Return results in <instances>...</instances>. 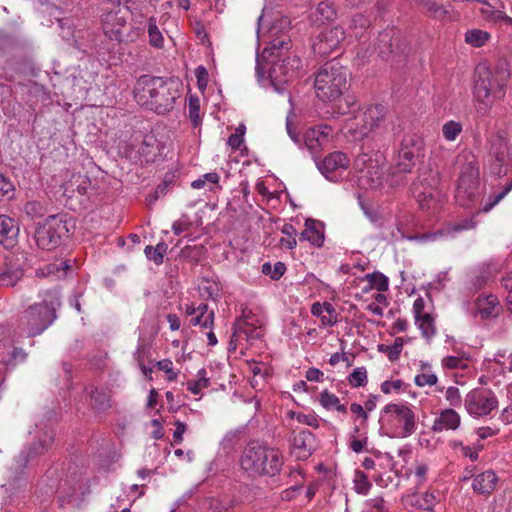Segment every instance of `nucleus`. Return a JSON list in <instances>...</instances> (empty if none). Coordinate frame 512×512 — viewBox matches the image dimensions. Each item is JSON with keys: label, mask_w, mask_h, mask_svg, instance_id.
I'll list each match as a JSON object with an SVG mask.
<instances>
[{"label": "nucleus", "mask_w": 512, "mask_h": 512, "mask_svg": "<svg viewBox=\"0 0 512 512\" xmlns=\"http://www.w3.org/2000/svg\"><path fill=\"white\" fill-rule=\"evenodd\" d=\"M507 78L506 71L492 72L484 65L476 68L473 96L478 114L487 115L495 100L504 96Z\"/></svg>", "instance_id": "obj_3"}, {"label": "nucleus", "mask_w": 512, "mask_h": 512, "mask_svg": "<svg viewBox=\"0 0 512 512\" xmlns=\"http://www.w3.org/2000/svg\"><path fill=\"white\" fill-rule=\"evenodd\" d=\"M209 506L215 512H225L233 506V502L228 498H212Z\"/></svg>", "instance_id": "obj_53"}, {"label": "nucleus", "mask_w": 512, "mask_h": 512, "mask_svg": "<svg viewBox=\"0 0 512 512\" xmlns=\"http://www.w3.org/2000/svg\"><path fill=\"white\" fill-rule=\"evenodd\" d=\"M370 27V20L363 14H355L351 19L350 29L355 37H362Z\"/></svg>", "instance_id": "obj_40"}, {"label": "nucleus", "mask_w": 512, "mask_h": 512, "mask_svg": "<svg viewBox=\"0 0 512 512\" xmlns=\"http://www.w3.org/2000/svg\"><path fill=\"white\" fill-rule=\"evenodd\" d=\"M348 382L352 387H363L367 384V370L365 367H358L348 376Z\"/></svg>", "instance_id": "obj_47"}, {"label": "nucleus", "mask_w": 512, "mask_h": 512, "mask_svg": "<svg viewBox=\"0 0 512 512\" xmlns=\"http://www.w3.org/2000/svg\"><path fill=\"white\" fill-rule=\"evenodd\" d=\"M285 271L286 266L283 262H276L274 265H271L269 262H267L262 265V273L269 275L273 280L280 279Z\"/></svg>", "instance_id": "obj_46"}, {"label": "nucleus", "mask_w": 512, "mask_h": 512, "mask_svg": "<svg viewBox=\"0 0 512 512\" xmlns=\"http://www.w3.org/2000/svg\"><path fill=\"white\" fill-rule=\"evenodd\" d=\"M381 429L390 437L407 438L417 430V416L407 403H389L381 410Z\"/></svg>", "instance_id": "obj_6"}, {"label": "nucleus", "mask_w": 512, "mask_h": 512, "mask_svg": "<svg viewBox=\"0 0 512 512\" xmlns=\"http://www.w3.org/2000/svg\"><path fill=\"white\" fill-rule=\"evenodd\" d=\"M129 15V9L119 5L104 10L101 15V26L105 36L118 43L128 44L137 41L144 32V26L141 22L129 23Z\"/></svg>", "instance_id": "obj_5"}, {"label": "nucleus", "mask_w": 512, "mask_h": 512, "mask_svg": "<svg viewBox=\"0 0 512 512\" xmlns=\"http://www.w3.org/2000/svg\"><path fill=\"white\" fill-rule=\"evenodd\" d=\"M445 398L450 406H460L462 402L460 391L455 386H450L446 389Z\"/></svg>", "instance_id": "obj_54"}, {"label": "nucleus", "mask_w": 512, "mask_h": 512, "mask_svg": "<svg viewBox=\"0 0 512 512\" xmlns=\"http://www.w3.org/2000/svg\"><path fill=\"white\" fill-rule=\"evenodd\" d=\"M406 48V41L402 38L400 31L389 28L379 33L375 49L381 58L388 59L392 55L403 54Z\"/></svg>", "instance_id": "obj_14"}, {"label": "nucleus", "mask_w": 512, "mask_h": 512, "mask_svg": "<svg viewBox=\"0 0 512 512\" xmlns=\"http://www.w3.org/2000/svg\"><path fill=\"white\" fill-rule=\"evenodd\" d=\"M148 36L151 46L158 49L164 46V37L159 30L156 19L154 17H151L148 20Z\"/></svg>", "instance_id": "obj_37"}, {"label": "nucleus", "mask_w": 512, "mask_h": 512, "mask_svg": "<svg viewBox=\"0 0 512 512\" xmlns=\"http://www.w3.org/2000/svg\"><path fill=\"white\" fill-rule=\"evenodd\" d=\"M168 245L165 242L158 243L155 247L146 246L144 253L146 257L156 265L164 262V255L167 253Z\"/></svg>", "instance_id": "obj_35"}, {"label": "nucleus", "mask_w": 512, "mask_h": 512, "mask_svg": "<svg viewBox=\"0 0 512 512\" xmlns=\"http://www.w3.org/2000/svg\"><path fill=\"white\" fill-rule=\"evenodd\" d=\"M353 485L355 492L361 495H367L372 487L367 475L360 470H356L354 473Z\"/></svg>", "instance_id": "obj_39"}, {"label": "nucleus", "mask_w": 512, "mask_h": 512, "mask_svg": "<svg viewBox=\"0 0 512 512\" xmlns=\"http://www.w3.org/2000/svg\"><path fill=\"white\" fill-rule=\"evenodd\" d=\"M244 336L247 340L259 339L262 336L261 330L250 328L247 322H242L237 325L233 332V337Z\"/></svg>", "instance_id": "obj_43"}, {"label": "nucleus", "mask_w": 512, "mask_h": 512, "mask_svg": "<svg viewBox=\"0 0 512 512\" xmlns=\"http://www.w3.org/2000/svg\"><path fill=\"white\" fill-rule=\"evenodd\" d=\"M14 192V185L9 178L0 173V200L3 197L11 198Z\"/></svg>", "instance_id": "obj_56"}, {"label": "nucleus", "mask_w": 512, "mask_h": 512, "mask_svg": "<svg viewBox=\"0 0 512 512\" xmlns=\"http://www.w3.org/2000/svg\"><path fill=\"white\" fill-rule=\"evenodd\" d=\"M477 226V222L474 220V216L461 218L455 222L448 223L442 229L425 235V239L435 241L439 239L454 238L456 234L473 230Z\"/></svg>", "instance_id": "obj_20"}, {"label": "nucleus", "mask_w": 512, "mask_h": 512, "mask_svg": "<svg viewBox=\"0 0 512 512\" xmlns=\"http://www.w3.org/2000/svg\"><path fill=\"white\" fill-rule=\"evenodd\" d=\"M239 464L251 477H274L280 473L284 457L277 448L250 442L242 451Z\"/></svg>", "instance_id": "obj_2"}, {"label": "nucleus", "mask_w": 512, "mask_h": 512, "mask_svg": "<svg viewBox=\"0 0 512 512\" xmlns=\"http://www.w3.org/2000/svg\"><path fill=\"white\" fill-rule=\"evenodd\" d=\"M345 39V31L341 26L326 27L320 31L312 45L315 54L326 56L337 50Z\"/></svg>", "instance_id": "obj_15"}, {"label": "nucleus", "mask_w": 512, "mask_h": 512, "mask_svg": "<svg viewBox=\"0 0 512 512\" xmlns=\"http://www.w3.org/2000/svg\"><path fill=\"white\" fill-rule=\"evenodd\" d=\"M361 113L363 116L361 121L366 125L362 131L364 134H370L384 122L387 109L383 105L376 104L367 107L365 110L361 111Z\"/></svg>", "instance_id": "obj_23"}, {"label": "nucleus", "mask_w": 512, "mask_h": 512, "mask_svg": "<svg viewBox=\"0 0 512 512\" xmlns=\"http://www.w3.org/2000/svg\"><path fill=\"white\" fill-rule=\"evenodd\" d=\"M23 276L19 258L12 254H6L0 263V287H14Z\"/></svg>", "instance_id": "obj_17"}, {"label": "nucleus", "mask_w": 512, "mask_h": 512, "mask_svg": "<svg viewBox=\"0 0 512 512\" xmlns=\"http://www.w3.org/2000/svg\"><path fill=\"white\" fill-rule=\"evenodd\" d=\"M443 367L447 369H466L467 364L466 362L456 356H447L442 360Z\"/></svg>", "instance_id": "obj_55"}, {"label": "nucleus", "mask_w": 512, "mask_h": 512, "mask_svg": "<svg viewBox=\"0 0 512 512\" xmlns=\"http://www.w3.org/2000/svg\"><path fill=\"white\" fill-rule=\"evenodd\" d=\"M19 225L15 219L0 215V245L6 249L13 248L18 242Z\"/></svg>", "instance_id": "obj_22"}, {"label": "nucleus", "mask_w": 512, "mask_h": 512, "mask_svg": "<svg viewBox=\"0 0 512 512\" xmlns=\"http://www.w3.org/2000/svg\"><path fill=\"white\" fill-rule=\"evenodd\" d=\"M219 180L220 176L216 172H209L194 180L191 183V186L194 189H201L204 188L207 183L215 185L219 182Z\"/></svg>", "instance_id": "obj_48"}, {"label": "nucleus", "mask_w": 512, "mask_h": 512, "mask_svg": "<svg viewBox=\"0 0 512 512\" xmlns=\"http://www.w3.org/2000/svg\"><path fill=\"white\" fill-rule=\"evenodd\" d=\"M489 38V33L480 29L468 30L465 34L466 43L477 48L483 46Z\"/></svg>", "instance_id": "obj_38"}, {"label": "nucleus", "mask_w": 512, "mask_h": 512, "mask_svg": "<svg viewBox=\"0 0 512 512\" xmlns=\"http://www.w3.org/2000/svg\"><path fill=\"white\" fill-rule=\"evenodd\" d=\"M244 127L240 126L236 132L231 134L227 140V144L233 149L238 150L243 143Z\"/></svg>", "instance_id": "obj_59"}, {"label": "nucleus", "mask_w": 512, "mask_h": 512, "mask_svg": "<svg viewBox=\"0 0 512 512\" xmlns=\"http://www.w3.org/2000/svg\"><path fill=\"white\" fill-rule=\"evenodd\" d=\"M456 164L460 169L457 197L463 193L471 198L479 184V167L476 156L469 151H463L457 156Z\"/></svg>", "instance_id": "obj_12"}, {"label": "nucleus", "mask_w": 512, "mask_h": 512, "mask_svg": "<svg viewBox=\"0 0 512 512\" xmlns=\"http://www.w3.org/2000/svg\"><path fill=\"white\" fill-rule=\"evenodd\" d=\"M289 416L291 418H295L299 423L311 426L313 428L319 427V421L315 415L312 414H303L296 412H289Z\"/></svg>", "instance_id": "obj_51"}, {"label": "nucleus", "mask_w": 512, "mask_h": 512, "mask_svg": "<svg viewBox=\"0 0 512 512\" xmlns=\"http://www.w3.org/2000/svg\"><path fill=\"white\" fill-rule=\"evenodd\" d=\"M189 118L197 126L200 122V103L197 97H190L189 99Z\"/></svg>", "instance_id": "obj_52"}, {"label": "nucleus", "mask_w": 512, "mask_h": 512, "mask_svg": "<svg viewBox=\"0 0 512 512\" xmlns=\"http://www.w3.org/2000/svg\"><path fill=\"white\" fill-rule=\"evenodd\" d=\"M210 385L209 378L197 379L194 381L187 382V390H189L194 395H198L202 389L207 388Z\"/></svg>", "instance_id": "obj_58"}, {"label": "nucleus", "mask_w": 512, "mask_h": 512, "mask_svg": "<svg viewBox=\"0 0 512 512\" xmlns=\"http://www.w3.org/2000/svg\"><path fill=\"white\" fill-rule=\"evenodd\" d=\"M497 482L498 477L495 472L486 470L473 477L471 486L475 493L488 495L495 490Z\"/></svg>", "instance_id": "obj_25"}, {"label": "nucleus", "mask_w": 512, "mask_h": 512, "mask_svg": "<svg viewBox=\"0 0 512 512\" xmlns=\"http://www.w3.org/2000/svg\"><path fill=\"white\" fill-rule=\"evenodd\" d=\"M424 157V141L416 134L405 135L399 145L394 166L388 175L391 185H400L404 175L411 173L417 162Z\"/></svg>", "instance_id": "obj_7"}, {"label": "nucleus", "mask_w": 512, "mask_h": 512, "mask_svg": "<svg viewBox=\"0 0 512 512\" xmlns=\"http://www.w3.org/2000/svg\"><path fill=\"white\" fill-rule=\"evenodd\" d=\"M301 67V60L296 55H288L282 59L271 61L269 77L273 84H284L290 81Z\"/></svg>", "instance_id": "obj_16"}, {"label": "nucleus", "mask_w": 512, "mask_h": 512, "mask_svg": "<svg viewBox=\"0 0 512 512\" xmlns=\"http://www.w3.org/2000/svg\"><path fill=\"white\" fill-rule=\"evenodd\" d=\"M69 232L65 215H51L39 222L34 232L36 245L43 250L58 247L60 239Z\"/></svg>", "instance_id": "obj_9"}, {"label": "nucleus", "mask_w": 512, "mask_h": 512, "mask_svg": "<svg viewBox=\"0 0 512 512\" xmlns=\"http://www.w3.org/2000/svg\"><path fill=\"white\" fill-rule=\"evenodd\" d=\"M476 306L482 318L496 317L500 311V303L495 295H480L476 300Z\"/></svg>", "instance_id": "obj_26"}, {"label": "nucleus", "mask_w": 512, "mask_h": 512, "mask_svg": "<svg viewBox=\"0 0 512 512\" xmlns=\"http://www.w3.org/2000/svg\"><path fill=\"white\" fill-rule=\"evenodd\" d=\"M38 297L40 301L30 305L22 317L29 336L40 335L52 325L62 304L61 294L56 288L43 290Z\"/></svg>", "instance_id": "obj_4"}, {"label": "nucleus", "mask_w": 512, "mask_h": 512, "mask_svg": "<svg viewBox=\"0 0 512 512\" xmlns=\"http://www.w3.org/2000/svg\"><path fill=\"white\" fill-rule=\"evenodd\" d=\"M299 239L301 241H308L317 247H321L324 242V234L316 228L315 220L307 219L305 221V229L300 233Z\"/></svg>", "instance_id": "obj_29"}, {"label": "nucleus", "mask_w": 512, "mask_h": 512, "mask_svg": "<svg viewBox=\"0 0 512 512\" xmlns=\"http://www.w3.org/2000/svg\"><path fill=\"white\" fill-rule=\"evenodd\" d=\"M70 264L68 260L56 261L53 263L46 264L43 268H39L37 270V275L45 276V277H55L60 279L66 276L67 271L70 269Z\"/></svg>", "instance_id": "obj_30"}, {"label": "nucleus", "mask_w": 512, "mask_h": 512, "mask_svg": "<svg viewBox=\"0 0 512 512\" xmlns=\"http://www.w3.org/2000/svg\"><path fill=\"white\" fill-rule=\"evenodd\" d=\"M323 312H326L328 315H332L335 312V308L333 307V305L331 303H328V302H324L322 304L319 302H316L312 305L311 313L314 316L322 317Z\"/></svg>", "instance_id": "obj_57"}, {"label": "nucleus", "mask_w": 512, "mask_h": 512, "mask_svg": "<svg viewBox=\"0 0 512 512\" xmlns=\"http://www.w3.org/2000/svg\"><path fill=\"white\" fill-rule=\"evenodd\" d=\"M439 176L432 170L422 172L412 183V193L422 210L436 209L440 192L437 190Z\"/></svg>", "instance_id": "obj_10"}, {"label": "nucleus", "mask_w": 512, "mask_h": 512, "mask_svg": "<svg viewBox=\"0 0 512 512\" xmlns=\"http://www.w3.org/2000/svg\"><path fill=\"white\" fill-rule=\"evenodd\" d=\"M25 212L31 217H42L44 215V207L38 201H30L25 205Z\"/></svg>", "instance_id": "obj_60"}, {"label": "nucleus", "mask_w": 512, "mask_h": 512, "mask_svg": "<svg viewBox=\"0 0 512 512\" xmlns=\"http://www.w3.org/2000/svg\"><path fill=\"white\" fill-rule=\"evenodd\" d=\"M314 15L316 21L332 20L335 17V10L329 2H321L317 5Z\"/></svg>", "instance_id": "obj_45"}, {"label": "nucleus", "mask_w": 512, "mask_h": 512, "mask_svg": "<svg viewBox=\"0 0 512 512\" xmlns=\"http://www.w3.org/2000/svg\"><path fill=\"white\" fill-rule=\"evenodd\" d=\"M428 465L425 463H417L414 468V476L416 478V485L420 486L426 482L428 473Z\"/></svg>", "instance_id": "obj_61"}, {"label": "nucleus", "mask_w": 512, "mask_h": 512, "mask_svg": "<svg viewBox=\"0 0 512 512\" xmlns=\"http://www.w3.org/2000/svg\"><path fill=\"white\" fill-rule=\"evenodd\" d=\"M364 280L369 283V289L375 288L379 292L388 290L389 280L381 272L376 271L373 273H368L364 276ZM365 291H368V288H366Z\"/></svg>", "instance_id": "obj_34"}, {"label": "nucleus", "mask_w": 512, "mask_h": 512, "mask_svg": "<svg viewBox=\"0 0 512 512\" xmlns=\"http://www.w3.org/2000/svg\"><path fill=\"white\" fill-rule=\"evenodd\" d=\"M179 88L176 79L142 75L134 85L133 94L139 105L162 114L173 108L181 94Z\"/></svg>", "instance_id": "obj_1"}, {"label": "nucleus", "mask_w": 512, "mask_h": 512, "mask_svg": "<svg viewBox=\"0 0 512 512\" xmlns=\"http://www.w3.org/2000/svg\"><path fill=\"white\" fill-rule=\"evenodd\" d=\"M361 111H359L354 117L347 119L345 129L346 133L355 141L363 140L368 137L369 134H364L362 130L366 127Z\"/></svg>", "instance_id": "obj_31"}, {"label": "nucleus", "mask_w": 512, "mask_h": 512, "mask_svg": "<svg viewBox=\"0 0 512 512\" xmlns=\"http://www.w3.org/2000/svg\"><path fill=\"white\" fill-rule=\"evenodd\" d=\"M512 189V181L509 182L506 187L504 188V190L502 192H500L499 194H497L494 199L489 202V203H486L483 208L481 209L482 212H488L490 211L496 204H498L504 197L505 195Z\"/></svg>", "instance_id": "obj_62"}, {"label": "nucleus", "mask_w": 512, "mask_h": 512, "mask_svg": "<svg viewBox=\"0 0 512 512\" xmlns=\"http://www.w3.org/2000/svg\"><path fill=\"white\" fill-rule=\"evenodd\" d=\"M350 160L347 154L341 151H335L327 155L324 160L318 164L320 172L331 181L337 179L336 174L348 169Z\"/></svg>", "instance_id": "obj_18"}, {"label": "nucleus", "mask_w": 512, "mask_h": 512, "mask_svg": "<svg viewBox=\"0 0 512 512\" xmlns=\"http://www.w3.org/2000/svg\"><path fill=\"white\" fill-rule=\"evenodd\" d=\"M54 442V432L47 430L43 433L39 442L30 446L26 450L20 452L16 458L17 467L24 468L30 460L36 459L38 456L48 451Z\"/></svg>", "instance_id": "obj_19"}, {"label": "nucleus", "mask_w": 512, "mask_h": 512, "mask_svg": "<svg viewBox=\"0 0 512 512\" xmlns=\"http://www.w3.org/2000/svg\"><path fill=\"white\" fill-rule=\"evenodd\" d=\"M292 445L305 456H309L316 448L315 436L309 430H301L294 434Z\"/></svg>", "instance_id": "obj_27"}, {"label": "nucleus", "mask_w": 512, "mask_h": 512, "mask_svg": "<svg viewBox=\"0 0 512 512\" xmlns=\"http://www.w3.org/2000/svg\"><path fill=\"white\" fill-rule=\"evenodd\" d=\"M332 131V127L328 125H318L307 130L304 135L305 147L311 153H316L320 147L328 143Z\"/></svg>", "instance_id": "obj_21"}, {"label": "nucleus", "mask_w": 512, "mask_h": 512, "mask_svg": "<svg viewBox=\"0 0 512 512\" xmlns=\"http://www.w3.org/2000/svg\"><path fill=\"white\" fill-rule=\"evenodd\" d=\"M347 76L348 70L336 59L323 64L318 70L314 81L317 97L322 101L338 99L346 89Z\"/></svg>", "instance_id": "obj_8"}, {"label": "nucleus", "mask_w": 512, "mask_h": 512, "mask_svg": "<svg viewBox=\"0 0 512 512\" xmlns=\"http://www.w3.org/2000/svg\"><path fill=\"white\" fill-rule=\"evenodd\" d=\"M404 345V340L401 337H398L394 340V343L392 345H380L379 350L381 352L387 353V357L390 361H396L399 359V356L402 352Z\"/></svg>", "instance_id": "obj_42"}, {"label": "nucleus", "mask_w": 512, "mask_h": 512, "mask_svg": "<svg viewBox=\"0 0 512 512\" xmlns=\"http://www.w3.org/2000/svg\"><path fill=\"white\" fill-rule=\"evenodd\" d=\"M421 4L432 18L444 19L448 14L447 10L435 0H422Z\"/></svg>", "instance_id": "obj_41"}, {"label": "nucleus", "mask_w": 512, "mask_h": 512, "mask_svg": "<svg viewBox=\"0 0 512 512\" xmlns=\"http://www.w3.org/2000/svg\"><path fill=\"white\" fill-rule=\"evenodd\" d=\"M415 323L421 330L422 336L430 339L436 334L434 318L431 314H425L415 318Z\"/></svg>", "instance_id": "obj_36"}, {"label": "nucleus", "mask_w": 512, "mask_h": 512, "mask_svg": "<svg viewBox=\"0 0 512 512\" xmlns=\"http://www.w3.org/2000/svg\"><path fill=\"white\" fill-rule=\"evenodd\" d=\"M461 423V417L458 412L452 408L442 410L435 418L432 430L434 432H442L444 430H456Z\"/></svg>", "instance_id": "obj_24"}, {"label": "nucleus", "mask_w": 512, "mask_h": 512, "mask_svg": "<svg viewBox=\"0 0 512 512\" xmlns=\"http://www.w3.org/2000/svg\"><path fill=\"white\" fill-rule=\"evenodd\" d=\"M159 370L165 372L168 375L169 380H175L177 374L173 371V363L170 359H163L157 362Z\"/></svg>", "instance_id": "obj_63"}, {"label": "nucleus", "mask_w": 512, "mask_h": 512, "mask_svg": "<svg viewBox=\"0 0 512 512\" xmlns=\"http://www.w3.org/2000/svg\"><path fill=\"white\" fill-rule=\"evenodd\" d=\"M199 292L205 299H215L219 295L217 284L210 281H203L199 286Z\"/></svg>", "instance_id": "obj_49"}, {"label": "nucleus", "mask_w": 512, "mask_h": 512, "mask_svg": "<svg viewBox=\"0 0 512 512\" xmlns=\"http://www.w3.org/2000/svg\"><path fill=\"white\" fill-rule=\"evenodd\" d=\"M319 402L327 410L335 409L338 412L347 413L346 406L341 404L339 398L328 390L319 394Z\"/></svg>", "instance_id": "obj_32"}, {"label": "nucleus", "mask_w": 512, "mask_h": 512, "mask_svg": "<svg viewBox=\"0 0 512 512\" xmlns=\"http://www.w3.org/2000/svg\"><path fill=\"white\" fill-rule=\"evenodd\" d=\"M464 405L469 415L483 417L497 408L498 399L489 389H473L465 396Z\"/></svg>", "instance_id": "obj_13"}, {"label": "nucleus", "mask_w": 512, "mask_h": 512, "mask_svg": "<svg viewBox=\"0 0 512 512\" xmlns=\"http://www.w3.org/2000/svg\"><path fill=\"white\" fill-rule=\"evenodd\" d=\"M462 124L460 122L450 120L442 127L443 137L447 141H454L462 132Z\"/></svg>", "instance_id": "obj_44"}, {"label": "nucleus", "mask_w": 512, "mask_h": 512, "mask_svg": "<svg viewBox=\"0 0 512 512\" xmlns=\"http://www.w3.org/2000/svg\"><path fill=\"white\" fill-rule=\"evenodd\" d=\"M407 502L411 505L426 510L427 512H434V506L439 501V494L433 491H426L422 495L413 493L407 496Z\"/></svg>", "instance_id": "obj_28"}, {"label": "nucleus", "mask_w": 512, "mask_h": 512, "mask_svg": "<svg viewBox=\"0 0 512 512\" xmlns=\"http://www.w3.org/2000/svg\"><path fill=\"white\" fill-rule=\"evenodd\" d=\"M214 322V311L210 310L209 315L194 314L191 316L190 323L193 326H201L203 328H211Z\"/></svg>", "instance_id": "obj_50"}, {"label": "nucleus", "mask_w": 512, "mask_h": 512, "mask_svg": "<svg viewBox=\"0 0 512 512\" xmlns=\"http://www.w3.org/2000/svg\"><path fill=\"white\" fill-rule=\"evenodd\" d=\"M436 374L432 373L431 366L427 362H421V372L415 376V384L419 387L433 386L437 383Z\"/></svg>", "instance_id": "obj_33"}, {"label": "nucleus", "mask_w": 512, "mask_h": 512, "mask_svg": "<svg viewBox=\"0 0 512 512\" xmlns=\"http://www.w3.org/2000/svg\"><path fill=\"white\" fill-rule=\"evenodd\" d=\"M511 161L512 154L506 137L501 133L492 135L485 164L489 173L495 176L505 175Z\"/></svg>", "instance_id": "obj_11"}, {"label": "nucleus", "mask_w": 512, "mask_h": 512, "mask_svg": "<svg viewBox=\"0 0 512 512\" xmlns=\"http://www.w3.org/2000/svg\"><path fill=\"white\" fill-rule=\"evenodd\" d=\"M366 506L370 508L371 512L375 510V512H385V501L382 497H375L368 499L366 501Z\"/></svg>", "instance_id": "obj_64"}]
</instances>
